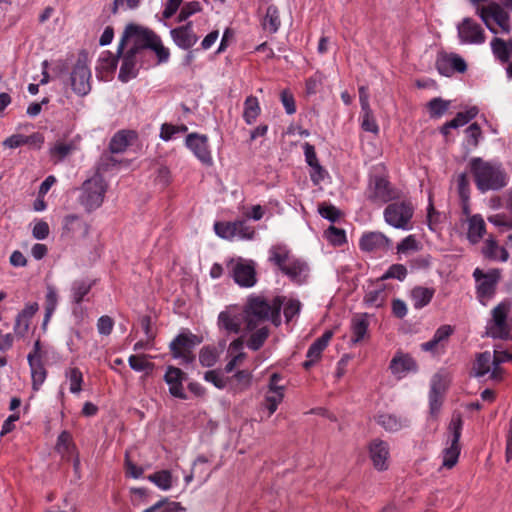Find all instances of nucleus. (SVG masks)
<instances>
[{
  "mask_svg": "<svg viewBox=\"0 0 512 512\" xmlns=\"http://www.w3.org/2000/svg\"><path fill=\"white\" fill-rule=\"evenodd\" d=\"M283 303L284 299L279 296L275 297L271 302H268L261 296L248 298L243 309L246 329L252 331L267 320H271L275 325H279L280 311Z\"/></svg>",
  "mask_w": 512,
  "mask_h": 512,
  "instance_id": "obj_1",
  "label": "nucleus"
},
{
  "mask_svg": "<svg viewBox=\"0 0 512 512\" xmlns=\"http://www.w3.org/2000/svg\"><path fill=\"white\" fill-rule=\"evenodd\" d=\"M469 167L475 185L482 193L499 190L507 184L506 175L499 164L474 157L470 160Z\"/></svg>",
  "mask_w": 512,
  "mask_h": 512,
  "instance_id": "obj_2",
  "label": "nucleus"
},
{
  "mask_svg": "<svg viewBox=\"0 0 512 512\" xmlns=\"http://www.w3.org/2000/svg\"><path fill=\"white\" fill-rule=\"evenodd\" d=\"M107 183L99 174L84 181L80 188L79 203L87 212L98 209L103 201L107 191Z\"/></svg>",
  "mask_w": 512,
  "mask_h": 512,
  "instance_id": "obj_3",
  "label": "nucleus"
},
{
  "mask_svg": "<svg viewBox=\"0 0 512 512\" xmlns=\"http://www.w3.org/2000/svg\"><path fill=\"white\" fill-rule=\"evenodd\" d=\"M414 207L410 201L402 200L388 204L384 209L385 222L395 229L411 230Z\"/></svg>",
  "mask_w": 512,
  "mask_h": 512,
  "instance_id": "obj_4",
  "label": "nucleus"
},
{
  "mask_svg": "<svg viewBox=\"0 0 512 512\" xmlns=\"http://www.w3.org/2000/svg\"><path fill=\"white\" fill-rule=\"evenodd\" d=\"M463 421L460 414H453L448 426V446L443 450L442 467L453 468L460 455L459 440L461 437Z\"/></svg>",
  "mask_w": 512,
  "mask_h": 512,
  "instance_id": "obj_5",
  "label": "nucleus"
},
{
  "mask_svg": "<svg viewBox=\"0 0 512 512\" xmlns=\"http://www.w3.org/2000/svg\"><path fill=\"white\" fill-rule=\"evenodd\" d=\"M157 37L152 31L130 24L126 27L123 36L118 44V53L122 54L126 42H131L132 46L129 50H134L136 53H140L144 48H150L152 42Z\"/></svg>",
  "mask_w": 512,
  "mask_h": 512,
  "instance_id": "obj_6",
  "label": "nucleus"
},
{
  "mask_svg": "<svg viewBox=\"0 0 512 512\" xmlns=\"http://www.w3.org/2000/svg\"><path fill=\"white\" fill-rule=\"evenodd\" d=\"M201 342L200 338L190 331L178 334L169 344L173 358L180 359L183 364H190L195 360L194 348Z\"/></svg>",
  "mask_w": 512,
  "mask_h": 512,
  "instance_id": "obj_7",
  "label": "nucleus"
},
{
  "mask_svg": "<svg viewBox=\"0 0 512 512\" xmlns=\"http://www.w3.org/2000/svg\"><path fill=\"white\" fill-rule=\"evenodd\" d=\"M473 277L476 281L477 295L480 302L486 305L495 294L497 284L501 277L500 269H490L484 272L480 268H476L473 272Z\"/></svg>",
  "mask_w": 512,
  "mask_h": 512,
  "instance_id": "obj_8",
  "label": "nucleus"
},
{
  "mask_svg": "<svg viewBox=\"0 0 512 512\" xmlns=\"http://www.w3.org/2000/svg\"><path fill=\"white\" fill-rule=\"evenodd\" d=\"M476 13L490 32L497 34V30L491 25V20H493L503 32H510L509 15L498 3L490 2L486 6H478Z\"/></svg>",
  "mask_w": 512,
  "mask_h": 512,
  "instance_id": "obj_9",
  "label": "nucleus"
},
{
  "mask_svg": "<svg viewBox=\"0 0 512 512\" xmlns=\"http://www.w3.org/2000/svg\"><path fill=\"white\" fill-rule=\"evenodd\" d=\"M215 233L226 240H252L255 230L248 225L245 220H237L233 222H216L214 224Z\"/></svg>",
  "mask_w": 512,
  "mask_h": 512,
  "instance_id": "obj_10",
  "label": "nucleus"
},
{
  "mask_svg": "<svg viewBox=\"0 0 512 512\" xmlns=\"http://www.w3.org/2000/svg\"><path fill=\"white\" fill-rule=\"evenodd\" d=\"M367 198L373 203L384 204L399 198V191L383 177H374L370 180Z\"/></svg>",
  "mask_w": 512,
  "mask_h": 512,
  "instance_id": "obj_11",
  "label": "nucleus"
},
{
  "mask_svg": "<svg viewBox=\"0 0 512 512\" xmlns=\"http://www.w3.org/2000/svg\"><path fill=\"white\" fill-rule=\"evenodd\" d=\"M230 274L241 287H252L256 284V271L252 261L242 258L232 259L228 263Z\"/></svg>",
  "mask_w": 512,
  "mask_h": 512,
  "instance_id": "obj_12",
  "label": "nucleus"
},
{
  "mask_svg": "<svg viewBox=\"0 0 512 512\" xmlns=\"http://www.w3.org/2000/svg\"><path fill=\"white\" fill-rule=\"evenodd\" d=\"M72 90L79 96H86L91 91V70L84 58H79L70 74Z\"/></svg>",
  "mask_w": 512,
  "mask_h": 512,
  "instance_id": "obj_13",
  "label": "nucleus"
},
{
  "mask_svg": "<svg viewBox=\"0 0 512 512\" xmlns=\"http://www.w3.org/2000/svg\"><path fill=\"white\" fill-rule=\"evenodd\" d=\"M459 40L462 44L481 45L486 40L484 29L472 18H464L457 25Z\"/></svg>",
  "mask_w": 512,
  "mask_h": 512,
  "instance_id": "obj_14",
  "label": "nucleus"
},
{
  "mask_svg": "<svg viewBox=\"0 0 512 512\" xmlns=\"http://www.w3.org/2000/svg\"><path fill=\"white\" fill-rule=\"evenodd\" d=\"M245 321V314L237 306H229L218 315V326L228 333L238 334Z\"/></svg>",
  "mask_w": 512,
  "mask_h": 512,
  "instance_id": "obj_15",
  "label": "nucleus"
},
{
  "mask_svg": "<svg viewBox=\"0 0 512 512\" xmlns=\"http://www.w3.org/2000/svg\"><path fill=\"white\" fill-rule=\"evenodd\" d=\"M186 146L204 165H212L213 159L208 146V137L198 133H190L186 137Z\"/></svg>",
  "mask_w": 512,
  "mask_h": 512,
  "instance_id": "obj_16",
  "label": "nucleus"
},
{
  "mask_svg": "<svg viewBox=\"0 0 512 512\" xmlns=\"http://www.w3.org/2000/svg\"><path fill=\"white\" fill-rule=\"evenodd\" d=\"M436 67L440 74L450 76L454 72L463 73L467 69L464 59L455 53H440L436 60Z\"/></svg>",
  "mask_w": 512,
  "mask_h": 512,
  "instance_id": "obj_17",
  "label": "nucleus"
},
{
  "mask_svg": "<svg viewBox=\"0 0 512 512\" xmlns=\"http://www.w3.org/2000/svg\"><path fill=\"white\" fill-rule=\"evenodd\" d=\"M369 457L376 470H387L390 460V448L388 443L381 439L372 440L369 445Z\"/></svg>",
  "mask_w": 512,
  "mask_h": 512,
  "instance_id": "obj_18",
  "label": "nucleus"
},
{
  "mask_svg": "<svg viewBox=\"0 0 512 512\" xmlns=\"http://www.w3.org/2000/svg\"><path fill=\"white\" fill-rule=\"evenodd\" d=\"M391 245V239L381 232L365 233L359 241L360 249L365 252H385Z\"/></svg>",
  "mask_w": 512,
  "mask_h": 512,
  "instance_id": "obj_19",
  "label": "nucleus"
},
{
  "mask_svg": "<svg viewBox=\"0 0 512 512\" xmlns=\"http://www.w3.org/2000/svg\"><path fill=\"white\" fill-rule=\"evenodd\" d=\"M187 379L186 373L175 366H168L164 375V381L169 387V393L179 399H187L183 382Z\"/></svg>",
  "mask_w": 512,
  "mask_h": 512,
  "instance_id": "obj_20",
  "label": "nucleus"
},
{
  "mask_svg": "<svg viewBox=\"0 0 512 512\" xmlns=\"http://www.w3.org/2000/svg\"><path fill=\"white\" fill-rule=\"evenodd\" d=\"M491 50L496 59L502 63L512 61V40L505 41L495 37L490 43ZM507 75L512 78V62L507 66Z\"/></svg>",
  "mask_w": 512,
  "mask_h": 512,
  "instance_id": "obj_21",
  "label": "nucleus"
},
{
  "mask_svg": "<svg viewBox=\"0 0 512 512\" xmlns=\"http://www.w3.org/2000/svg\"><path fill=\"white\" fill-rule=\"evenodd\" d=\"M389 369L398 379L405 377L409 372L417 370V364L412 357L407 354L397 353L391 360Z\"/></svg>",
  "mask_w": 512,
  "mask_h": 512,
  "instance_id": "obj_22",
  "label": "nucleus"
},
{
  "mask_svg": "<svg viewBox=\"0 0 512 512\" xmlns=\"http://www.w3.org/2000/svg\"><path fill=\"white\" fill-rule=\"evenodd\" d=\"M370 315L367 313L355 314L351 319V343L357 344L369 336Z\"/></svg>",
  "mask_w": 512,
  "mask_h": 512,
  "instance_id": "obj_23",
  "label": "nucleus"
},
{
  "mask_svg": "<svg viewBox=\"0 0 512 512\" xmlns=\"http://www.w3.org/2000/svg\"><path fill=\"white\" fill-rule=\"evenodd\" d=\"M289 279L297 284H302L306 281L309 268L308 265L301 259L295 256L284 266L281 270Z\"/></svg>",
  "mask_w": 512,
  "mask_h": 512,
  "instance_id": "obj_24",
  "label": "nucleus"
},
{
  "mask_svg": "<svg viewBox=\"0 0 512 512\" xmlns=\"http://www.w3.org/2000/svg\"><path fill=\"white\" fill-rule=\"evenodd\" d=\"M445 391V384L442 376L435 375L431 381V389L429 392V406L430 414L437 416L442 406L443 394Z\"/></svg>",
  "mask_w": 512,
  "mask_h": 512,
  "instance_id": "obj_25",
  "label": "nucleus"
},
{
  "mask_svg": "<svg viewBox=\"0 0 512 512\" xmlns=\"http://www.w3.org/2000/svg\"><path fill=\"white\" fill-rule=\"evenodd\" d=\"M63 231L73 237L85 238L89 233V225L78 215H67L63 220Z\"/></svg>",
  "mask_w": 512,
  "mask_h": 512,
  "instance_id": "obj_26",
  "label": "nucleus"
},
{
  "mask_svg": "<svg viewBox=\"0 0 512 512\" xmlns=\"http://www.w3.org/2000/svg\"><path fill=\"white\" fill-rule=\"evenodd\" d=\"M134 50H127L126 53L122 56V63L118 75V79L121 82H128L129 80L135 78L138 73L137 68V55Z\"/></svg>",
  "mask_w": 512,
  "mask_h": 512,
  "instance_id": "obj_27",
  "label": "nucleus"
},
{
  "mask_svg": "<svg viewBox=\"0 0 512 512\" xmlns=\"http://www.w3.org/2000/svg\"><path fill=\"white\" fill-rule=\"evenodd\" d=\"M170 33L175 44L182 49H189L198 41V37L193 31L191 22L187 23L185 26L172 29Z\"/></svg>",
  "mask_w": 512,
  "mask_h": 512,
  "instance_id": "obj_28",
  "label": "nucleus"
},
{
  "mask_svg": "<svg viewBox=\"0 0 512 512\" xmlns=\"http://www.w3.org/2000/svg\"><path fill=\"white\" fill-rule=\"evenodd\" d=\"M387 298L388 291L385 285L378 282L368 288L363 301L368 307L380 308L384 306Z\"/></svg>",
  "mask_w": 512,
  "mask_h": 512,
  "instance_id": "obj_29",
  "label": "nucleus"
},
{
  "mask_svg": "<svg viewBox=\"0 0 512 512\" xmlns=\"http://www.w3.org/2000/svg\"><path fill=\"white\" fill-rule=\"evenodd\" d=\"M332 331H326L321 337L316 339L311 346L309 347L307 351V358L308 360L304 362V367L309 368L311 367L315 362H317L323 350L327 347L329 341L332 338Z\"/></svg>",
  "mask_w": 512,
  "mask_h": 512,
  "instance_id": "obj_30",
  "label": "nucleus"
},
{
  "mask_svg": "<svg viewBox=\"0 0 512 512\" xmlns=\"http://www.w3.org/2000/svg\"><path fill=\"white\" fill-rule=\"evenodd\" d=\"M27 360L31 370L32 388L34 391H38L46 380L47 371L43 365L41 357L28 355Z\"/></svg>",
  "mask_w": 512,
  "mask_h": 512,
  "instance_id": "obj_31",
  "label": "nucleus"
},
{
  "mask_svg": "<svg viewBox=\"0 0 512 512\" xmlns=\"http://www.w3.org/2000/svg\"><path fill=\"white\" fill-rule=\"evenodd\" d=\"M468 228H467V238L472 244L478 243L483 237L486 231V224L484 219L480 214H475L466 219Z\"/></svg>",
  "mask_w": 512,
  "mask_h": 512,
  "instance_id": "obj_32",
  "label": "nucleus"
},
{
  "mask_svg": "<svg viewBox=\"0 0 512 512\" xmlns=\"http://www.w3.org/2000/svg\"><path fill=\"white\" fill-rule=\"evenodd\" d=\"M482 254L485 258L493 261L506 262L509 258L507 250L500 246L493 238L485 240L482 247Z\"/></svg>",
  "mask_w": 512,
  "mask_h": 512,
  "instance_id": "obj_33",
  "label": "nucleus"
},
{
  "mask_svg": "<svg viewBox=\"0 0 512 512\" xmlns=\"http://www.w3.org/2000/svg\"><path fill=\"white\" fill-rule=\"evenodd\" d=\"M77 150L75 141H56L49 149V154L54 163L63 161L67 156Z\"/></svg>",
  "mask_w": 512,
  "mask_h": 512,
  "instance_id": "obj_34",
  "label": "nucleus"
},
{
  "mask_svg": "<svg viewBox=\"0 0 512 512\" xmlns=\"http://www.w3.org/2000/svg\"><path fill=\"white\" fill-rule=\"evenodd\" d=\"M435 290L433 288L417 286L414 287L411 291V300L415 309H422L427 306L433 296Z\"/></svg>",
  "mask_w": 512,
  "mask_h": 512,
  "instance_id": "obj_35",
  "label": "nucleus"
},
{
  "mask_svg": "<svg viewBox=\"0 0 512 512\" xmlns=\"http://www.w3.org/2000/svg\"><path fill=\"white\" fill-rule=\"evenodd\" d=\"M377 422L388 432H397L409 425V421L406 418L388 413L379 415Z\"/></svg>",
  "mask_w": 512,
  "mask_h": 512,
  "instance_id": "obj_36",
  "label": "nucleus"
},
{
  "mask_svg": "<svg viewBox=\"0 0 512 512\" xmlns=\"http://www.w3.org/2000/svg\"><path fill=\"white\" fill-rule=\"evenodd\" d=\"M294 256L290 253V250L285 245H275L269 250V260L274 263L280 270L287 266V263Z\"/></svg>",
  "mask_w": 512,
  "mask_h": 512,
  "instance_id": "obj_37",
  "label": "nucleus"
},
{
  "mask_svg": "<svg viewBox=\"0 0 512 512\" xmlns=\"http://www.w3.org/2000/svg\"><path fill=\"white\" fill-rule=\"evenodd\" d=\"M261 113V107L255 96H248L244 101L243 119L246 124L252 125Z\"/></svg>",
  "mask_w": 512,
  "mask_h": 512,
  "instance_id": "obj_38",
  "label": "nucleus"
},
{
  "mask_svg": "<svg viewBox=\"0 0 512 512\" xmlns=\"http://www.w3.org/2000/svg\"><path fill=\"white\" fill-rule=\"evenodd\" d=\"M494 368V361L492 360V354L488 351L480 353L474 364L475 375L478 377L484 376L491 373Z\"/></svg>",
  "mask_w": 512,
  "mask_h": 512,
  "instance_id": "obj_39",
  "label": "nucleus"
},
{
  "mask_svg": "<svg viewBox=\"0 0 512 512\" xmlns=\"http://www.w3.org/2000/svg\"><path fill=\"white\" fill-rule=\"evenodd\" d=\"M93 283L89 280H75L71 285V297L75 304H80L90 292Z\"/></svg>",
  "mask_w": 512,
  "mask_h": 512,
  "instance_id": "obj_40",
  "label": "nucleus"
},
{
  "mask_svg": "<svg viewBox=\"0 0 512 512\" xmlns=\"http://www.w3.org/2000/svg\"><path fill=\"white\" fill-rule=\"evenodd\" d=\"M65 377L69 382V390L72 394H79L82 391L84 382L83 373L77 367H69L65 371Z\"/></svg>",
  "mask_w": 512,
  "mask_h": 512,
  "instance_id": "obj_41",
  "label": "nucleus"
},
{
  "mask_svg": "<svg viewBox=\"0 0 512 512\" xmlns=\"http://www.w3.org/2000/svg\"><path fill=\"white\" fill-rule=\"evenodd\" d=\"M58 305V294L56 289L52 285L47 286V292L45 296V316L43 325L45 326L53 313L55 312Z\"/></svg>",
  "mask_w": 512,
  "mask_h": 512,
  "instance_id": "obj_42",
  "label": "nucleus"
},
{
  "mask_svg": "<svg viewBox=\"0 0 512 512\" xmlns=\"http://www.w3.org/2000/svg\"><path fill=\"white\" fill-rule=\"evenodd\" d=\"M478 114V109L476 107H471L464 112H459L457 115L449 122L446 123V128H459L466 125L470 120L476 117Z\"/></svg>",
  "mask_w": 512,
  "mask_h": 512,
  "instance_id": "obj_43",
  "label": "nucleus"
},
{
  "mask_svg": "<svg viewBox=\"0 0 512 512\" xmlns=\"http://www.w3.org/2000/svg\"><path fill=\"white\" fill-rule=\"evenodd\" d=\"M268 336H269V329L266 326L258 328L256 331H254L251 334L250 338L248 339V341H247L248 348L253 351L259 350L265 343Z\"/></svg>",
  "mask_w": 512,
  "mask_h": 512,
  "instance_id": "obj_44",
  "label": "nucleus"
},
{
  "mask_svg": "<svg viewBox=\"0 0 512 512\" xmlns=\"http://www.w3.org/2000/svg\"><path fill=\"white\" fill-rule=\"evenodd\" d=\"M148 480L164 491H167L172 487V475L168 470L153 473L148 476Z\"/></svg>",
  "mask_w": 512,
  "mask_h": 512,
  "instance_id": "obj_45",
  "label": "nucleus"
},
{
  "mask_svg": "<svg viewBox=\"0 0 512 512\" xmlns=\"http://www.w3.org/2000/svg\"><path fill=\"white\" fill-rule=\"evenodd\" d=\"M284 392L271 391L266 392L263 407L268 411L270 417L278 408V405L283 401Z\"/></svg>",
  "mask_w": 512,
  "mask_h": 512,
  "instance_id": "obj_46",
  "label": "nucleus"
},
{
  "mask_svg": "<svg viewBox=\"0 0 512 512\" xmlns=\"http://www.w3.org/2000/svg\"><path fill=\"white\" fill-rule=\"evenodd\" d=\"M181 510L182 507L180 506V503L172 502L167 498H163L142 512H179Z\"/></svg>",
  "mask_w": 512,
  "mask_h": 512,
  "instance_id": "obj_47",
  "label": "nucleus"
},
{
  "mask_svg": "<svg viewBox=\"0 0 512 512\" xmlns=\"http://www.w3.org/2000/svg\"><path fill=\"white\" fill-rule=\"evenodd\" d=\"M128 363L131 369L137 372H150L154 367V364L148 361L147 355H131L128 358Z\"/></svg>",
  "mask_w": 512,
  "mask_h": 512,
  "instance_id": "obj_48",
  "label": "nucleus"
},
{
  "mask_svg": "<svg viewBox=\"0 0 512 512\" xmlns=\"http://www.w3.org/2000/svg\"><path fill=\"white\" fill-rule=\"evenodd\" d=\"M396 249L398 254L406 255L420 250V243L415 235H408L398 243Z\"/></svg>",
  "mask_w": 512,
  "mask_h": 512,
  "instance_id": "obj_49",
  "label": "nucleus"
},
{
  "mask_svg": "<svg viewBox=\"0 0 512 512\" xmlns=\"http://www.w3.org/2000/svg\"><path fill=\"white\" fill-rule=\"evenodd\" d=\"M449 105V101L437 97L429 101L427 107L432 118H439L448 110Z\"/></svg>",
  "mask_w": 512,
  "mask_h": 512,
  "instance_id": "obj_50",
  "label": "nucleus"
},
{
  "mask_svg": "<svg viewBox=\"0 0 512 512\" xmlns=\"http://www.w3.org/2000/svg\"><path fill=\"white\" fill-rule=\"evenodd\" d=\"M324 234L326 239L333 246H341L347 241L345 231L333 225L329 226V228L325 231Z\"/></svg>",
  "mask_w": 512,
  "mask_h": 512,
  "instance_id": "obj_51",
  "label": "nucleus"
},
{
  "mask_svg": "<svg viewBox=\"0 0 512 512\" xmlns=\"http://www.w3.org/2000/svg\"><path fill=\"white\" fill-rule=\"evenodd\" d=\"M361 127L368 132L377 134L379 132V127L376 123V120L373 116V112L371 108H367V110H361Z\"/></svg>",
  "mask_w": 512,
  "mask_h": 512,
  "instance_id": "obj_52",
  "label": "nucleus"
},
{
  "mask_svg": "<svg viewBox=\"0 0 512 512\" xmlns=\"http://www.w3.org/2000/svg\"><path fill=\"white\" fill-rule=\"evenodd\" d=\"M218 354L215 348L203 347L199 353V362L203 367H212L216 364Z\"/></svg>",
  "mask_w": 512,
  "mask_h": 512,
  "instance_id": "obj_53",
  "label": "nucleus"
},
{
  "mask_svg": "<svg viewBox=\"0 0 512 512\" xmlns=\"http://www.w3.org/2000/svg\"><path fill=\"white\" fill-rule=\"evenodd\" d=\"M128 146V138L125 132L116 133L110 141L109 149L111 153L124 152Z\"/></svg>",
  "mask_w": 512,
  "mask_h": 512,
  "instance_id": "obj_54",
  "label": "nucleus"
},
{
  "mask_svg": "<svg viewBox=\"0 0 512 512\" xmlns=\"http://www.w3.org/2000/svg\"><path fill=\"white\" fill-rule=\"evenodd\" d=\"M512 356L506 351H494L492 354V360L494 361V368L492 370V379L501 378V369L499 365L503 362L511 360Z\"/></svg>",
  "mask_w": 512,
  "mask_h": 512,
  "instance_id": "obj_55",
  "label": "nucleus"
},
{
  "mask_svg": "<svg viewBox=\"0 0 512 512\" xmlns=\"http://www.w3.org/2000/svg\"><path fill=\"white\" fill-rule=\"evenodd\" d=\"M186 131L187 127L185 125L176 126L164 123L161 126L160 138L164 141H169L173 139L176 134L185 133Z\"/></svg>",
  "mask_w": 512,
  "mask_h": 512,
  "instance_id": "obj_56",
  "label": "nucleus"
},
{
  "mask_svg": "<svg viewBox=\"0 0 512 512\" xmlns=\"http://www.w3.org/2000/svg\"><path fill=\"white\" fill-rule=\"evenodd\" d=\"M118 55V52L117 55H113L109 51L103 52L99 58V68L105 71H114L117 67Z\"/></svg>",
  "mask_w": 512,
  "mask_h": 512,
  "instance_id": "obj_57",
  "label": "nucleus"
},
{
  "mask_svg": "<svg viewBox=\"0 0 512 512\" xmlns=\"http://www.w3.org/2000/svg\"><path fill=\"white\" fill-rule=\"evenodd\" d=\"M457 191L461 200L470 199V182L466 173H461L456 179Z\"/></svg>",
  "mask_w": 512,
  "mask_h": 512,
  "instance_id": "obj_58",
  "label": "nucleus"
},
{
  "mask_svg": "<svg viewBox=\"0 0 512 512\" xmlns=\"http://www.w3.org/2000/svg\"><path fill=\"white\" fill-rule=\"evenodd\" d=\"M467 144L473 148L477 147L482 138V131L477 123H472L465 130Z\"/></svg>",
  "mask_w": 512,
  "mask_h": 512,
  "instance_id": "obj_59",
  "label": "nucleus"
},
{
  "mask_svg": "<svg viewBox=\"0 0 512 512\" xmlns=\"http://www.w3.org/2000/svg\"><path fill=\"white\" fill-rule=\"evenodd\" d=\"M406 275H407V269L404 265L393 264L392 266L389 267V269L385 272V274H383V276L381 277V280L394 278V279H398V280L402 281V280H404Z\"/></svg>",
  "mask_w": 512,
  "mask_h": 512,
  "instance_id": "obj_60",
  "label": "nucleus"
},
{
  "mask_svg": "<svg viewBox=\"0 0 512 512\" xmlns=\"http://www.w3.org/2000/svg\"><path fill=\"white\" fill-rule=\"evenodd\" d=\"M50 234L48 223L42 219L35 221L32 236L37 240H45Z\"/></svg>",
  "mask_w": 512,
  "mask_h": 512,
  "instance_id": "obj_61",
  "label": "nucleus"
},
{
  "mask_svg": "<svg viewBox=\"0 0 512 512\" xmlns=\"http://www.w3.org/2000/svg\"><path fill=\"white\" fill-rule=\"evenodd\" d=\"M318 212L323 218L328 219L331 222L337 221L341 214L339 209L335 206L325 203L319 205Z\"/></svg>",
  "mask_w": 512,
  "mask_h": 512,
  "instance_id": "obj_62",
  "label": "nucleus"
},
{
  "mask_svg": "<svg viewBox=\"0 0 512 512\" xmlns=\"http://www.w3.org/2000/svg\"><path fill=\"white\" fill-rule=\"evenodd\" d=\"M200 10H201L200 3L198 1H191L182 7L177 20H178V22L185 21L190 16L199 12Z\"/></svg>",
  "mask_w": 512,
  "mask_h": 512,
  "instance_id": "obj_63",
  "label": "nucleus"
},
{
  "mask_svg": "<svg viewBox=\"0 0 512 512\" xmlns=\"http://www.w3.org/2000/svg\"><path fill=\"white\" fill-rule=\"evenodd\" d=\"M72 437L71 434L67 431H63L57 439L56 449L60 453H69L72 449Z\"/></svg>",
  "mask_w": 512,
  "mask_h": 512,
  "instance_id": "obj_64",
  "label": "nucleus"
}]
</instances>
